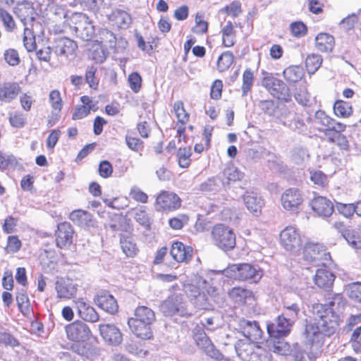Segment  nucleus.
Wrapping results in <instances>:
<instances>
[{"label": "nucleus", "mask_w": 361, "mask_h": 361, "mask_svg": "<svg viewBox=\"0 0 361 361\" xmlns=\"http://www.w3.org/2000/svg\"><path fill=\"white\" fill-rule=\"evenodd\" d=\"M329 295L327 304L316 303L312 307L313 322L306 324L304 333L310 345L322 344L324 336L333 335L340 325V313L344 308V299L338 293Z\"/></svg>", "instance_id": "1"}, {"label": "nucleus", "mask_w": 361, "mask_h": 361, "mask_svg": "<svg viewBox=\"0 0 361 361\" xmlns=\"http://www.w3.org/2000/svg\"><path fill=\"white\" fill-rule=\"evenodd\" d=\"M211 235L212 242L221 250H231L235 246V234L231 228L224 224L215 225Z\"/></svg>", "instance_id": "2"}, {"label": "nucleus", "mask_w": 361, "mask_h": 361, "mask_svg": "<svg viewBox=\"0 0 361 361\" xmlns=\"http://www.w3.org/2000/svg\"><path fill=\"white\" fill-rule=\"evenodd\" d=\"M76 237L73 226L68 221L58 224L54 231L55 244L61 250H69L74 244Z\"/></svg>", "instance_id": "3"}, {"label": "nucleus", "mask_w": 361, "mask_h": 361, "mask_svg": "<svg viewBox=\"0 0 361 361\" xmlns=\"http://www.w3.org/2000/svg\"><path fill=\"white\" fill-rule=\"evenodd\" d=\"M262 85L269 93L278 99L286 102L291 100L290 90L288 85L281 80L275 78L272 74L264 76Z\"/></svg>", "instance_id": "4"}, {"label": "nucleus", "mask_w": 361, "mask_h": 361, "mask_svg": "<svg viewBox=\"0 0 361 361\" xmlns=\"http://www.w3.org/2000/svg\"><path fill=\"white\" fill-rule=\"evenodd\" d=\"M71 350L83 359L94 360L100 354L98 338L93 336L78 343H72Z\"/></svg>", "instance_id": "5"}, {"label": "nucleus", "mask_w": 361, "mask_h": 361, "mask_svg": "<svg viewBox=\"0 0 361 361\" xmlns=\"http://www.w3.org/2000/svg\"><path fill=\"white\" fill-rule=\"evenodd\" d=\"M71 20L74 24L72 29L78 37L83 41H89L93 37L94 27L86 15L79 13H73Z\"/></svg>", "instance_id": "6"}, {"label": "nucleus", "mask_w": 361, "mask_h": 361, "mask_svg": "<svg viewBox=\"0 0 361 361\" xmlns=\"http://www.w3.org/2000/svg\"><path fill=\"white\" fill-rule=\"evenodd\" d=\"M304 259L317 265L327 264L331 261V255L325 247L319 243H307L303 249Z\"/></svg>", "instance_id": "7"}, {"label": "nucleus", "mask_w": 361, "mask_h": 361, "mask_svg": "<svg viewBox=\"0 0 361 361\" xmlns=\"http://www.w3.org/2000/svg\"><path fill=\"white\" fill-rule=\"evenodd\" d=\"M65 331L68 340L72 343H78L88 338L92 332L87 324L80 320H75L65 326Z\"/></svg>", "instance_id": "8"}, {"label": "nucleus", "mask_w": 361, "mask_h": 361, "mask_svg": "<svg viewBox=\"0 0 361 361\" xmlns=\"http://www.w3.org/2000/svg\"><path fill=\"white\" fill-rule=\"evenodd\" d=\"M295 322L290 321V318L280 314L279 315L274 323L267 324V331L271 337L280 338L287 336L295 324Z\"/></svg>", "instance_id": "9"}, {"label": "nucleus", "mask_w": 361, "mask_h": 361, "mask_svg": "<svg viewBox=\"0 0 361 361\" xmlns=\"http://www.w3.org/2000/svg\"><path fill=\"white\" fill-rule=\"evenodd\" d=\"M231 271L233 272V277L240 281L257 283L262 276L261 270L249 264L233 265Z\"/></svg>", "instance_id": "10"}, {"label": "nucleus", "mask_w": 361, "mask_h": 361, "mask_svg": "<svg viewBox=\"0 0 361 361\" xmlns=\"http://www.w3.org/2000/svg\"><path fill=\"white\" fill-rule=\"evenodd\" d=\"M283 309L281 314L296 322L301 311L302 299L295 293H289L284 297L282 302Z\"/></svg>", "instance_id": "11"}, {"label": "nucleus", "mask_w": 361, "mask_h": 361, "mask_svg": "<svg viewBox=\"0 0 361 361\" xmlns=\"http://www.w3.org/2000/svg\"><path fill=\"white\" fill-rule=\"evenodd\" d=\"M194 339L196 344L202 349L208 356L216 360H221L223 355L217 350L210 341L205 332L200 329H195Z\"/></svg>", "instance_id": "12"}, {"label": "nucleus", "mask_w": 361, "mask_h": 361, "mask_svg": "<svg viewBox=\"0 0 361 361\" xmlns=\"http://www.w3.org/2000/svg\"><path fill=\"white\" fill-rule=\"evenodd\" d=\"M282 246L288 251H296L302 246V240L295 228L288 226L280 233Z\"/></svg>", "instance_id": "13"}, {"label": "nucleus", "mask_w": 361, "mask_h": 361, "mask_svg": "<svg viewBox=\"0 0 361 361\" xmlns=\"http://www.w3.org/2000/svg\"><path fill=\"white\" fill-rule=\"evenodd\" d=\"M238 328L245 339L250 341L257 342L262 337L263 331L256 321L241 319L238 322Z\"/></svg>", "instance_id": "14"}, {"label": "nucleus", "mask_w": 361, "mask_h": 361, "mask_svg": "<svg viewBox=\"0 0 361 361\" xmlns=\"http://www.w3.org/2000/svg\"><path fill=\"white\" fill-rule=\"evenodd\" d=\"M56 298L66 301L74 298L78 292V286L69 279H61L55 284Z\"/></svg>", "instance_id": "15"}, {"label": "nucleus", "mask_w": 361, "mask_h": 361, "mask_svg": "<svg viewBox=\"0 0 361 361\" xmlns=\"http://www.w3.org/2000/svg\"><path fill=\"white\" fill-rule=\"evenodd\" d=\"M99 334L108 343L118 345L123 341V335L120 329L114 324H101L99 325Z\"/></svg>", "instance_id": "16"}, {"label": "nucleus", "mask_w": 361, "mask_h": 361, "mask_svg": "<svg viewBox=\"0 0 361 361\" xmlns=\"http://www.w3.org/2000/svg\"><path fill=\"white\" fill-rule=\"evenodd\" d=\"M94 303L104 311L109 314L118 312V305L116 300L108 291L99 292L94 298Z\"/></svg>", "instance_id": "17"}, {"label": "nucleus", "mask_w": 361, "mask_h": 361, "mask_svg": "<svg viewBox=\"0 0 361 361\" xmlns=\"http://www.w3.org/2000/svg\"><path fill=\"white\" fill-rule=\"evenodd\" d=\"M281 202L285 209L293 211L303 202L302 195L297 188H288L282 194Z\"/></svg>", "instance_id": "18"}, {"label": "nucleus", "mask_w": 361, "mask_h": 361, "mask_svg": "<svg viewBox=\"0 0 361 361\" xmlns=\"http://www.w3.org/2000/svg\"><path fill=\"white\" fill-rule=\"evenodd\" d=\"M79 317L84 321L94 323L99 321V316L93 307L87 303L85 298H79L74 300Z\"/></svg>", "instance_id": "19"}, {"label": "nucleus", "mask_w": 361, "mask_h": 361, "mask_svg": "<svg viewBox=\"0 0 361 361\" xmlns=\"http://www.w3.org/2000/svg\"><path fill=\"white\" fill-rule=\"evenodd\" d=\"M153 323H144L138 319L130 317L128 320V325L137 338L141 339H150L152 338V332L151 326Z\"/></svg>", "instance_id": "20"}, {"label": "nucleus", "mask_w": 361, "mask_h": 361, "mask_svg": "<svg viewBox=\"0 0 361 361\" xmlns=\"http://www.w3.org/2000/svg\"><path fill=\"white\" fill-rule=\"evenodd\" d=\"M13 13L25 26L35 20L34 8L27 1L17 3L13 8Z\"/></svg>", "instance_id": "21"}, {"label": "nucleus", "mask_w": 361, "mask_h": 361, "mask_svg": "<svg viewBox=\"0 0 361 361\" xmlns=\"http://www.w3.org/2000/svg\"><path fill=\"white\" fill-rule=\"evenodd\" d=\"M109 226L112 231H121V233L132 234L133 231L130 220L122 214L111 216Z\"/></svg>", "instance_id": "22"}, {"label": "nucleus", "mask_w": 361, "mask_h": 361, "mask_svg": "<svg viewBox=\"0 0 361 361\" xmlns=\"http://www.w3.org/2000/svg\"><path fill=\"white\" fill-rule=\"evenodd\" d=\"M181 205L180 198L173 192L161 190L159 192V207L164 210L173 211Z\"/></svg>", "instance_id": "23"}, {"label": "nucleus", "mask_w": 361, "mask_h": 361, "mask_svg": "<svg viewBox=\"0 0 361 361\" xmlns=\"http://www.w3.org/2000/svg\"><path fill=\"white\" fill-rule=\"evenodd\" d=\"M78 48L77 44L67 37H60L56 40L54 52L59 56L68 58L73 56Z\"/></svg>", "instance_id": "24"}, {"label": "nucleus", "mask_w": 361, "mask_h": 361, "mask_svg": "<svg viewBox=\"0 0 361 361\" xmlns=\"http://www.w3.org/2000/svg\"><path fill=\"white\" fill-rule=\"evenodd\" d=\"M345 127L341 123H337V128L334 130L326 131L325 135L329 142L336 145L341 149L348 150L349 148L348 140L345 135L341 133Z\"/></svg>", "instance_id": "25"}, {"label": "nucleus", "mask_w": 361, "mask_h": 361, "mask_svg": "<svg viewBox=\"0 0 361 361\" xmlns=\"http://www.w3.org/2000/svg\"><path fill=\"white\" fill-rule=\"evenodd\" d=\"M193 250L190 246H185L180 242L171 245V255L178 262H188L192 259Z\"/></svg>", "instance_id": "26"}, {"label": "nucleus", "mask_w": 361, "mask_h": 361, "mask_svg": "<svg viewBox=\"0 0 361 361\" xmlns=\"http://www.w3.org/2000/svg\"><path fill=\"white\" fill-rule=\"evenodd\" d=\"M307 121L312 122L314 127L319 130L322 127H326V131L334 130L337 128V123H339L330 118L328 114H310L307 118Z\"/></svg>", "instance_id": "27"}, {"label": "nucleus", "mask_w": 361, "mask_h": 361, "mask_svg": "<svg viewBox=\"0 0 361 361\" xmlns=\"http://www.w3.org/2000/svg\"><path fill=\"white\" fill-rule=\"evenodd\" d=\"M312 209L319 216L327 217L331 215L334 212V205L327 198L319 196L312 201Z\"/></svg>", "instance_id": "28"}, {"label": "nucleus", "mask_w": 361, "mask_h": 361, "mask_svg": "<svg viewBox=\"0 0 361 361\" xmlns=\"http://www.w3.org/2000/svg\"><path fill=\"white\" fill-rule=\"evenodd\" d=\"M69 219L80 227H90L94 226L93 216L91 213L83 209H75L69 216Z\"/></svg>", "instance_id": "29"}, {"label": "nucleus", "mask_w": 361, "mask_h": 361, "mask_svg": "<svg viewBox=\"0 0 361 361\" xmlns=\"http://www.w3.org/2000/svg\"><path fill=\"white\" fill-rule=\"evenodd\" d=\"M255 343L247 339H241L236 342L235 349L237 355L242 360H248L257 346Z\"/></svg>", "instance_id": "30"}, {"label": "nucleus", "mask_w": 361, "mask_h": 361, "mask_svg": "<svg viewBox=\"0 0 361 361\" xmlns=\"http://www.w3.org/2000/svg\"><path fill=\"white\" fill-rule=\"evenodd\" d=\"M244 203L247 209L255 216L261 214L264 204L263 200L255 192H246L243 197Z\"/></svg>", "instance_id": "31"}, {"label": "nucleus", "mask_w": 361, "mask_h": 361, "mask_svg": "<svg viewBox=\"0 0 361 361\" xmlns=\"http://www.w3.org/2000/svg\"><path fill=\"white\" fill-rule=\"evenodd\" d=\"M120 245L123 252L128 257H134L139 252V249L134 241L132 234L121 233Z\"/></svg>", "instance_id": "32"}, {"label": "nucleus", "mask_w": 361, "mask_h": 361, "mask_svg": "<svg viewBox=\"0 0 361 361\" xmlns=\"http://www.w3.org/2000/svg\"><path fill=\"white\" fill-rule=\"evenodd\" d=\"M335 276L333 273L326 269H319L314 276L315 284L324 289L330 288L334 281Z\"/></svg>", "instance_id": "33"}, {"label": "nucleus", "mask_w": 361, "mask_h": 361, "mask_svg": "<svg viewBox=\"0 0 361 361\" xmlns=\"http://www.w3.org/2000/svg\"><path fill=\"white\" fill-rule=\"evenodd\" d=\"M20 91L16 82H4L0 85V100L10 102L15 99Z\"/></svg>", "instance_id": "34"}, {"label": "nucleus", "mask_w": 361, "mask_h": 361, "mask_svg": "<svg viewBox=\"0 0 361 361\" xmlns=\"http://www.w3.org/2000/svg\"><path fill=\"white\" fill-rule=\"evenodd\" d=\"M109 20L120 28H128L131 24L132 18L130 15L126 11L116 9L114 11L109 17Z\"/></svg>", "instance_id": "35"}, {"label": "nucleus", "mask_w": 361, "mask_h": 361, "mask_svg": "<svg viewBox=\"0 0 361 361\" xmlns=\"http://www.w3.org/2000/svg\"><path fill=\"white\" fill-rule=\"evenodd\" d=\"M334 45V37L328 33H319L315 38V46L320 51H331Z\"/></svg>", "instance_id": "36"}, {"label": "nucleus", "mask_w": 361, "mask_h": 361, "mask_svg": "<svg viewBox=\"0 0 361 361\" xmlns=\"http://www.w3.org/2000/svg\"><path fill=\"white\" fill-rule=\"evenodd\" d=\"M209 289L212 290V293H210L209 289H207L209 296H208L203 290L190 301L196 308L201 310H210L212 307V305L211 303V295L215 292V290L212 287H209Z\"/></svg>", "instance_id": "37"}, {"label": "nucleus", "mask_w": 361, "mask_h": 361, "mask_svg": "<svg viewBox=\"0 0 361 361\" xmlns=\"http://www.w3.org/2000/svg\"><path fill=\"white\" fill-rule=\"evenodd\" d=\"M229 298L238 305L245 304L247 299L252 297V293L241 287H234L228 292Z\"/></svg>", "instance_id": "38"}, {"label": "nucleus", "mask_w": 361, "mask_h": 361, "mask_svg": "<svg viewBox=\"0 0 361 361\" xmlns=\"http://www.w3.org/2000/svg\"><path fill=\"white\" fill-rule=\"evenodd\" d=\"M304 74L303 68L298 66H289L283 72L284 78L289 83L299 82L303 78Z\"/></svg>", "instance_id": "39"}, {"label": "nucleus", "mask_w": 361, "mask_h": 361, "mask_svg": "<svg viewBox=\"0 0 361 361\" xmlns=\"http://www.w3.org/2000/svg\"><path fill=\"white\" fill-rule=\"evenodd\" d=\"M341 234L352 248L361 249V238L354 229L345 228L341 231Z\"/></svg>", "instance_id": "40"}, {"label": "nucleus", "mask_w": 361, "mask_h": 361, "mask_svg": "<svg viewBox=\"0 0 361 361\" xmlns=\"http://www.w3.org/2000/svg\"><path fill=\"white\" fill-rule=\"evenodd\" d=\"M16 302L20 312L26 317H30L32 309L27 295L24 292L18 293L16 295Z\"/></svg>", "instance_id": "41"}, {"label": "nucleus", "mask_w": 361, "mask_h": 361, "mask_svg": "<svg viewBox=\"0 0 361 361\" xmlns=\"http://www.w3.org/2000/svg\"><path fill=\"white\" fill-rule=\"evenodd\" d=\"M133 318L138 319L144 323H153L155 321V314L146 306H139L135 310Z\"/></svg>", "instance_id": "42"}, {"label": "nucleus", "mask_w": 361, "mask_h": 361, "mask_svg": "<svg viewBox=\"0 0 361 361\" xmlns=\"http://www.w3.org/2000/svg\"><path fill=\"white\" fill-rule=\"evenodd\" d=\"M128 213L133 216L135 221L146 228H149V219L145 210L142 207H134Z\"/></svg>", "instance_id": "43"}, {"label": "nucleus", "mask_w": 361, "mask_h": 361, "mask_svg": "<svg viewBox=\"0 0 361 361\" xmlns=\"http://www.w3.org/2000/svg\"><path fill=\"white\" fill-rule=\"evenodd\" d=\"M223 182L217 177L209 178L200 185V190L205 192H216L221 189Z\"/></svg>", "instance_id": "44"}, {"label": "nucleus", "mask_w": 361, "mask_h": 361, "mask_svg": "<svg viewBox=\"0 0 361 361\" xmlns=\"http://www.w3.org/2000/svg\"><path fill=\"white\" fill-rule=\"evenodd\" d=\"M223 176L228 183L230 181L235 182L240 180L243 178L244 173L233 165H228L224 169Z\"/></svg>", "instance_id": "45"}, {"label": "nucleus", "mask_w": 361, "mask_h": 361, "mask_svg": "<svg viewBox=\"0 0 361 361\" xmlns=\"http://www.w3.org/2000/svg\"><path fill=\"white\" fill-rule=\"evenodd\" d=\"M22 247V242L17 235H8L6 240V245L4 250L8 254H14L18 252Z\"/></svg>", "instance_id": "46"}, {"label": "nucleus", "mask_w": 361, "mask_h": 361, "mask_svg": "<svg viewBox=\"0 0 361 361\" xmlns=\"http://www.w3.org/2000/svg\"><path fill=\"white\" fill-rule=\"evenodd\" d=\"M192 154L191 148L189 147H180L177 157L178 158V165L181 168H188L191 162L190 156Z\"/></svg>", "instance_id": "47"}, {"label": "nucleus", "mask_w": 361, "mask_h": 361, "mask_svg": "<svg viewBox=\"0 0 361 361\" xmlns=\"http://www.w3.org/2000/svg\"><path fill=\"white\" fill-rule=\"evenodd\" d=\"M322 63V58L318 54L309 55L305 61V66L309 73H315L321 66Z\"/></svg>", "instance_id": "48"}, {"label": "nucleus", "mask_w": 361, "mask_h": 361, "mask_svg": "<svg viewBox=\"0 0 361 361\" xmlns=\"http://www.w3.org/2000/svg\"><path fill=\"white\" fill-rule=\"evenodd\" d=\"M233 55L230 51L223 53L218 59L217 68L220 71L228 69L233 63Z\"/></svg>", "instance_id": "49"}, {"label": "nucleus", "mask_w": 361, "mask_h": 361, "mask_svg": "<svg viewBox=\"0 0 361 361\" xmlns=\"http://www.w3.org/2000/svg\"><path fill=\"white\" fill-rule=\"evenodd\" d=\"M291 157L295 164H300L308 160L309 154L305 148L296 147L292 151Z\"/></svg>", "instance_id": "50"}, {"label": "nucleus", "mask_w": 361, "mask_h": 361, "mask_svg": "<svg viewBox=\"0 0 361 361\" xmlns=\"http://www.w3.org/2000/svg\"><path fill=\"white\" fill-rule=\"evenodd\" d=\"M247 361H272L271 354L264 348L257 345Z\"/></svg>", "instance_id": "51"}, {"label": "nucleus", "mask_w": 361, "mask_h": 361, "mask_svg": "<svg viewBox=\"0 0 361 361\" xmlns=\"http://www.w3.org/2000/svg\"><path fill=\"white\" fill-rule=\"evenodd\" d=\"M0 18L8 32H12L16 28V23L13 16L5 9L0 8Z\"/></svg>", "instance_id": "52"}, {"label": "nucleus", "mask_w": 361, "mask_h": 361, "mask_svg": "<svg viewBox=\"0 0 361 361\" xmlns=\"http://www.w3.org/2000/svg\"><path fill=\"white\" fill-rule=\"evenodd\" d=\"M101 45L104 47L114 48L116 46V37L114 34L108 30H104L100 32Z\"/></svg>", "instance_id": "53"}, {"label": "nucleus", "mask_w": 361, "mask_h": 361, "mask_svg": "<svg viewBox=\"0 0 361 361\" xmlns=\"http://www.w3.org/2000/svg\"><path fill=\"white\" fill-rule=\"evenodd\" d=\"M23 44L25 48L29 52L36 48L35 37L32 31L27 27L24 29Z\"/></svg>", "instance_id": "54"}, {"label": "nucleus", "mask_w": 361, "mask_h": 361, "mask_svg": "<svg viewBox=\"0 0 361 361\" xmlns=\"http://www.w3.org/2000/svg\"><path fill=\"white\" fill-rule=\"evenodd\" d=\"M254 82V76L252 71L247 68L243 75L242 92L243 95H247V92L251 90Z\"/></svg>", "instance_id": "55"}, {"label": "nucleus", "mask_w": 361, "mask_h": 361, "mask_svg": "<svg viewBox=\"0 0 361 361\" xmlns=\"http://www.w3.org/2000/svg\"><path fill=\"white\" fill-rule=\"evenodd\" d=\"M97 71V68L94 66H88L85 71V81L89 85V86L96 90L98 87V80L95 77V73Z\"/></svg>", "instance_id": "56"}, {"label": "nucleus", "mask_w": 361, "mask_h": 361, "mask_svg": "<svg viewBox=\"0 0 361 361\" xmlns=\"http://www.w3.org/2000/svg\"><path fill=\"white\" fill-rule=\"evenodd\" d=\"M128 82L131 90L137 93L142 86V78L137 72H133L128 75Z\"/></svg>", "instance_id": "57"}, {"label": "nucleus", "mask_w": 361, "mask_h": 361, "mask_svg": "<svg viewBox=\"0 0 361 361\" xmlns=\"http://www.w3.org/2000/svg\"><path fill=\"white\" fill-rule=\"evenodd\" d=\"M4 57L6 62L11 66H16L20 62V59L17 50L8 49L5 51Z\"/></svg>", "instance_id": "58"}, {"label": "nucleus", "mask_w": 361, "mask_h": 361, "mask_svg": "<svg viewBox=\"0 0 361 361\" xmlns=\"http://www.w3.org/2000/svg\"><path fill=\"white\" fill-rule=\"evenodd\" d=\"M348 295L352 300L361 303V283H353L348 286Z\"/></svg>", "instance_id": "59"}, {"label": "nucleus", "mask_w": 361, "mask_h": 361, "mask_svg": "<svg viewBox=\"0 0 361 361\" xmlns=\"http://www.w3.org/2000/svg\"><path fill=\"white\" fill-rule=\"evenodd\" d=\"M107 56V52L102 45H97L91 51V57L97 63H103Z\"/></svg>", "instance_id": "60"}, {"label": "nucleus", "mask_w": 361, "mask_h": 361, "mask_svg": "<svg viewBox=\"0 0 361 361\" xmlns=\"http://www.w3.org/2000/svg\"><path fill=\"white\" fill-rule=\"evenodd\" d=\"M128 147L134 151H141L143 148V142L138 137H135L132 133H128L126 137Z\"/></svg>", "instance_id": "61"}, {"label": "nucleus", "mask_w": 361, "mask_h": 361, "mask_svg": "<svg viewBox=\"0 0 361 361\" xmlns=\"http://www.w3.org/2000/svg\"><path fill=\"white\" fill-rule=\"evenodd\" d=\"M336 207L341 214L347 218L351 217L355 213V203L343 204L336 202Z\"/></svg>", "instance_id": "62"}, {"label": "nucleus", "mask_w": 361, "mask_h": 361, "mask_svg": "<svg viewBox=\"0 0 361 361\" xmlns=\"http://www.w3.org/2000/svg\"><path fill=\"white\" fill-rule=\"evenodd\" d=\"M81 5L89 10L97 13L104 7V0H79Z\"/></svg>", "instance_id": "63"}, {"label": "nucleus", "mask_w": 361, "mask_h": 361, "mask_svg": "<svg viewBox=\"0 0 361 361\" xmlns=\"http://www.w3.org/2000/svg\"><path fill=\"white\" fill-rule=\"evenodd\" d=\"M49 102L55 111H60L62 108V99L59 90H54L49 93Z\"/></svg>", "instance_id": "64"}]
</instances>
